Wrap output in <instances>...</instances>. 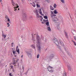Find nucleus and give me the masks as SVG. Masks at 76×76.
<instances>
[{"instance_id": "nucleus-20", "label": "nucleus", "mask_w": 76, "mask_h": 76, "mask_svg": "<svg viewBox=\"0 0 76 76\" xmlns=\"http://www.w3.org/2000/svg\"><path fill=\"white\" fill-rule=\"evenodd\" d=\"M72 42H73V43H74V45H75V46H76V42L73 40H72Z\"/></svg>"}, {"instance_id": "nucleus-5", "label": "nucleus", "mask_w": 76, "mask_h": 76, "mask_svg": "<svg viewBox=\"0 0 76 76\" xmlns=\"http://www.w3.org/2000/svg\"><path fill=\"white\" fill-rule=\"evenodd\" d=\"M53 41L57 45H58L59 43H58V40H57V39H56V38H54L53 39Z\"/></svg>"}, {"instance_id": "nucleus-34", "label": "nucleus", "mask_w": 76, "mask_h": 76, "mask_svg": "<svg viewBox=\"0 0 76 76\" xmlns=\"http://www.w3.org/2000/svg\"><path fill=\"white\" fill-rule=\"evenodd\" d=\"M46 1L48 3H50V0H46Z\"/></svg>"}, {"instance_id": "nucleus-58", "label": "nucleus", "mask_w": 76, "mask_h": 76, "mask_svg": "<svg viewBox=\"0 0 76 76\" xmlns=\"http://www.w3.org/2000/svg\"><path fill=\"white\" fill-rule=\"evenodd\" d=\"M6 31H7V30H6Z\"/></svg>"}, {"instance_id": "nucleus-30", "label": "nucleus", "mask_w": 76, "mask_h": 76, "mask_svg": "<svg viewBox=\"0 0 76 76\" xmlns=\"http://www.w3.org/2000/svg\"><path fill=\"white\" fill-rule=\"evenodd\" d=\"M75 32H76V31H75L74 30L72 31V34H74V33H75Z\"/></svg>"}, {"instance_id": "nucleus-56", "label": "nucleus", "mask_w": 76, "mask_h": 76, "mask_svg": "<svg viewBox=\"0 0 76 76\" xmlns=\"http://www.w3.org/2000/svg\"><path fill=\"white\" fill-rule=\"evenodd\" d=\"M12 50H13V48H12Z\"/></svg>"}, {"instance_id": "nucleus-10", "label": "nucleus", "mask_w": 76, "mask_h": 76, "mask_svg": "<svg viewBox=\"0 0 76 76\" xmlns=\"http://www.w3.org/2000/svg\"><path fill=\"white\" fill-rule=\"evenodd\" d=\"M18 60H19V59H17V60L16 61H16L14 59L13 61V63L14 64H16V63L17 62H18Z\"/></svg>"}, {"instance_id": "nucleus-9", "label": "nucleus", "mask_w": 76, "mask_h": 76, "mask_svg": "<svg viewBox=\"0 0 76 76\" xmlns=\"http://www.w3.org/2000/svg\"><path fill=\"white\" fill-rule=\"evenodd\" d=\"M39 14H40V15H42V16H44V14H42V12L41 11V9H39Z\"/></svg>"}, {"instance_id": "nucleus-52", "label": "nucleus", "mask_w": 76, "mask_h": 76, "mask_svg": "<svg viewBox=\"0 0 76 76\" xmlns=\"http://www.w3.org/2000/svg\"><path fill=\"white\" fill-rule=\"evenodd\" d=\"M18 65L19 66V63H18Z\"/></svg>"}, {"instance_id": "nucleus-43", "label": "nucleus", "mask_w": 76, "mask_h": 76, "mask_svg": "<svg viewBox=\"0 0 76 76\" xmlns=\"http://www.w3.org/2000/svg\"><path fill=\"white\" fill-rule=\"evenodd\" d=\"M11 69H13V66H11Z\"/></svg>"}, {"instance_id": "nucleus-32", "label": "nucleus", "mask_w": 76, "mask_h": 76, "mask_svg": "<svg viewBox=\"0 0 76 76\" xmlns=\"http://www.w3.org/2000/svg\"><path fill=\"white\" fill-rule=\"evenodd\" d=\"M5 18L7 19L9 18V17L7 15H5Z\"/></svg>"}, {"instance_id": "nucleus-57", "label": "nucleus", "mask_w": 76, "mask_h": 76, "mask_svg": "<svg viewBox=\"0 0 76 76\" xmlns=\"http://www.w3.org/2000/svg\"><path fill=\"white\" fill-rule=\"evenodd\" d=\"M52 76H54V75H52Z\"/></svg>"}, {"instance_id": "nucleus-45", "label": "nucleus", "mask_w": 76, "mask_h": 76, "mask_svg": "<svg viewBox=\"0 0 76 76\" xmlns=\"http://www.w3.org/2000/svg\"><path fill=\"white\" fill-rule=\"evenodd\" d=\"M42 23L43 24H44V23L43 22H42Z\"/></svg>"}, {"instance_id": "nucleus-16", "label": "nucleus", "mask_w": 76, "mask_h": 76, "mask_svg": "<svg viewBox=\"0 0 76 76\" xmlns=\"http://www.w3.org/2000/svg\"><path fill=\"white\" fill-rule=\"evenodd\" d=\"M23 19H26V15H23Z\"/></svg>"}, {"instance_id": "nucleus-19", "label": "nucleus", "mask_w": 76, "mask_h": 76, "mask_svg": "<svg viewBox=\"0 0 76 76\" xmlns=\"http://www.w3.org/2000/svg\"><path fill=\"white\" fill-rule=\"evenodd\" d=\"M54 57V55L52 54L50 55V58H51V57Z\"/></svg>"}, {"instance_id": "nucleus-7", "label": "nucleus", "mask_w": 76, "mask_h": 76, "mask_svg": "<svg viewBox=\"0 0 76 76\" xmlns=\"http://www.w3.org/2000/svg\"><path fill=\"white\" fill-rule=\"evenodd\" d=\"M36 16L37 18H39V13H38V11H37V10H36Z\"/></svg>"}, {"instance_id": "nucleus-6", "label": "nucleus", "mask_w": 76, "mask_h": 76, "mask_svg": "<svg viewBox=\"0 0 76 76\" xmlns=\"http://www.w3.org/2000/svg\"><path fill=\"white\" fill-rule=\"evenodd\" d=\"M18 7H19V6H16L15 7H14V11H15L16 12H18V10H19V8L18 9Z\"/></svg>"}, {"instance_id": "nucleus-48", "label": "nucleus", "mask_w": 76, "mask_h": 76, "mask_svg": "<svg viewBox=\"0 0 76 76\" xmlns=\"http://www.w3.org/2000/svg\"><path fill=\"white\" fill-rule=\"evenodd\" d=\"M12 1H12H13V0H11Z\"/></svg>"}, {"instance_id": "nucleus-15", "label": "nucleus", "mask_w": 76, "mask_h": 76, "mask_svg": "<svg viewBox=\"0 0 76 76\" xmlns=\"http://www.w3.org/2000/svg\"><path fill=\"white\" fill-rule=\"evenodd\" d=\"M50 9L52 10H54V8L51 5L50 6Z\"/></svg>"}, {"instance_id": "nucleus-24", "label": "nucleus", "mask_w": 76, "mask_h": 76, "mask_svg": "<svg viewBox=\"0 0 76 76\" xmlns=\"http://www.w3.org/2000/svg\"><path fill=\"white\" fill-rule=\"evenodd\" d=\"M48 21V20H43V22H47Z\"/></svg>"}, {"instance_id": "nucleus-54", "label": "nucleus", "mask_w": 76, "mask_h": 76, "mask_svg": "<svg viewBox=\"0 0 76 76\" xmlns=\"http://www.w3.org/2000/svg\"><path fill=\"white\" fill-rule=\"evenodd\" d=\"M6 67H7V65H6Z\"/></svg>"}, {"instance_id": "nucleus-17", "label": "nucleus", "mask_w": 76, "mask_h": 76, "mask_svg": "<svg viewBox=\"0 0 76 76\" xmlns=\"http://www.w3.org/2000/svg\"><path fill=\"white\" fill-rule=\"evenodd\" d=\"M53 12L54 14H57V13H58V12L57 11V10H55L54 11H53Z\"/></svg>"}, {"instance_id": "nucleus-55", "label": "nucleus", "mask_w": 76, "mask_h": 76, "mask_svg": "<svg viewBox=\"0 0 76 76\" xmlns=\"http://www.w3.org/2000/svg\"><path fill=\"white\" fill-rule=\"evenodd\" d=\"M2 41H3V39H2Z\"/></svg>"}, {"instance_id": "nucleus-47", "label": "nucleus", "mask_w": 76, "mask_h": 76, "mask_svg": "<svg viewBox=\"0 0 76 76\" xmlns=\"http://www.w3.org/2000/svg\"><path fill=\"white\" fill-rule=\"evenodd\" d=\"M0 1L1 2L2 1V0H0Z\"/></svg>"}, {"instance_id": "nucleus-23", "label": "nucleus", "mask_w": 76, "mask_h": 76, "mask_svg": "<svg viewBox=\"0 0 76 76\" xmlns=\"http://www.w3.org/2000/svg\"><path fill=\"white\" fill-rule=\"evenodd\" d=\"M53 7L54 8H56V7H57V5L56 4H54L53 5Z\"/></svg>"}, {"instance_id": "nucleus-59", "label": "nucleus", "mask_w": 76, "mask_h": 76, "mask_svg": "<svg viewBox=\"0 0 76 76\" xmlns=\"http://www.w3.org/2000/svg\"><path fill=\"white\" fill-rule=\"evenodd\" d=\"M34 35H35V34H34Z\"/></svg>"}, {"instance_id": "nucleus-51", "label": "nucleus", "mask_w": 76, "mask_h": 76, "mask_svg": "<svg viewBox=\"0 0 76 76\" xmlns=\"http://www.w3.org/2000/svg\"><path fill=\"white\" fill-rule=\"evenodd\" d=\"M9 37H8L7 38V39H9Z\"/></svg>"}, {"instance_id": "nucleus-50", "label": "nucleus", "mask_w": 76, "mask_h": 76, "mask_svg": "<svg viewBox=\"0 0 76 76\" xmlns=\"http://www.w3.org/2000/svg\"><path fill=\"white\" fill-rule=\"evenodd\" d=\"M23 57V55H22V56H21V57Z\"/></svg>"}, {"instance_id": "nucleus-22", "label": "nucleus", "mask_w": 76, "mask_h": 76, "mask_svg": "<svg viewBox=\"0 0 76 76\" xmlns=\"http://www.w3.org/2000/svg\"><path fill=\"white\" fill-rule=\"evenodd\" d=\"M57 28L58 30L60 29V26L59 25H58L57 26Z\"/></svg>"}, {"instance_id": "nucleus-49", "label": "nucleus", "mask_w": 76, "mask_h": 76, "mask_svg": "<svg viewBox=\"0 0 76 76\" xmlns=\"http://www.w3.org/2000/svg\"><path fill=\"white\" fill-rule=\"evenodd\" d=\"M2 33H3V31L2 30Z\"/></svg>"}, {"instance_id": "nucleus-33", "label": "nucleus", "mask_w": 76, "mask_h": 76, "mask_svg": "<svg viewBox=\"0 0 76 76\" xmlns=\"http://www.w3.org/2000/svg\"><path fill=\"white\" fill-rule=\"evenodd\" d=\"M13 44H14V43L13 42H12L11 43V45H12V47H13Z\"/></svg>"}, {"instance_id": "nucleus-39", "label": "nucleus", "mask_w": 76, "mask_h": 76, "mask_svg": "<svg viewBox=\"0 0 76 76\" xmlns=\"http://www.w3.org/2000/svg\"><path fill=\"white\" fill-rule=\"evenodd\" d=\"M7 21L8 22H10V19H9V18H7Z\"/></svg>"}, {"instance_id": "nucleus-37", "label": "nucleus", "mask_w": 76, "mask_h": 76, "mask_svg": "<svg viewBox=\"0 0 76 76\" xmlns=\"http://www.w3.org/2000/svg\"><path fill=\"white\" fill-rule=\"evenodd\" d=\"M39 54H38L37 56V58H39Z\"/></svg>"}, {"instance_id": "nucleus-36", "label": "nucleus", "mask_w": 76, "mask_h": 76, "mask_svg": "<svg viewBox=\"0 0 76 76\" xmlns=\"http://www.w3.org/2000/svg\"><path fill=\"white\" fill-rule=\"evenodd\" d=\"M33 39L34 42H35V39H34V38L33 37Z\"/></svg>"}, {"instance_id": "nucleus-18", "label": "nucleus", "mask_w": 76, "mask_h": 76, "mask_svg": "<svg viewBox=\"0 0 76 76\" xmlns=\"http://www.w3.org/2000/svg\"><path fill=\"white\" fill-rule=\"evenodd\" d=\"M31 47L34 49H35V45H32L31 46Z\"/></svg>"}, {"instance_id": "nucleus-31", "label": "nucleus", "mask_w": 76, "mask_h": 76, "mask_svg": "<svg viewBox=\"0 0 76 76\" xmlns=\"http://www.w3.org/2000/svg\"><path fill=\"white\" fill-rule=\"evenodd\" d=\"M17 53H18V54H19V49H18V50H17Z\"/></svg>"}, {"instance_id": "nucleus-25", "label": "nucleus", "mask_w": 76, "mask_h": 76, "mask_svg": "<svg viewBox=\"0 0 76 76\" xmlns=\"http://www.w3.org/2000/svg\"><path fill=\"white\" fill-rule=\"evenodd\" d=\"M12 4L13 6H15V2H13V1L12 2Z\"/></svg>"}, {"instance_id": "nucleus-40", "label": "nucleus", "mask_w": 76, "mask_h": 76, "mask_svg": "<svg viewBox=\"0 0 76 76\" xmlns=\"http://www.w3.org/2000/svg\"><path fill=\"white\" fill-rule=\"evenodd\" d=\"M9 76H13V75H12V73H10L9 74Z\"/></svg>"}, {"instance_id": "nucleus-13", "label": "nucleus", "mask_w": 76, "mask_h": 76, "mask_svg": "<svg viewBox=\"0 0 76 76\" xmlns=\"http://www.w3.org/2000/svg\"><path fill=\"white\" fill-rule=\"evenodd\" d=\"M2 37H3L5 39V38H6V35H4L3 33H2Z\"/></svg>"}, {"instance_id": "nucleus-53", "label": "nucleus", "mask_w": 76, "mask_h": 76, "mask_svg": "<svg viewBox=\"0 0 76 76\" xmlns=\"http://www.w3.org/2000/svg\"><path fill=\"white\" fill-rule=\"evenodd\" d=\"M16 5L17 6H18V5H17V4H16Z\"/></svg>"}, {"instance_id": "nucleus-12", "label": "nucleus", "mask_w": 76, "mask_h": 76, "mask_svg": "<svg viewBox=\"0 0 76 76\" xmlns=\"http://www.w3.org/2000/svg\"><path fill=\"white\" fill-rule=\"evenodd\" d=\"M30 4H31L32 5V6L34 7H35V3H34V2H33V3H30Z\"/></svg>"}, {"instance_id": "nucleus-8", "label": "nucleus", "mask_w": 76, "mask_h": 76, "mask_svg": "<svg viewBox=\"0 0 76 76\" xmlns=\"http://www.w3.org/2000/svg\"><path fill=\"white\" fill-rule=\"evenodd\" d=\"M67 66L68 69V70L70 71L71 70V67H70V65L68 64H67Z\"/></svg>"}, {"instance_id": "nucleus-35", "label": "nucleus", "mask_w": 76, "mask_h": 76, "mask_svg": "<svg viewBox=\"0 0 76 76\" xmlns=\"http://www.w3.org/2000/svg\"><path fill=\"white\" fill-rule=\"evenodd\" d=\"M7 25H8L7 26V27H9L10 26V24H9V23H7Z\"/></svg>"}, {"instance_id": "nucleus-38", "label": "nucleus", "mask_w": 76, "mask_h": 76, "mask_svg": "<svg viewBox=\"0 0 76 76\" xmlns=\"http://www.w3.org/2000/svg\"><path fill=\"white\" fill-rule=\"evenodd\" d=\"M63 75L64 76H66V73H64Z\"/></svg>"}, {"instance_id": "nucleus-60", "label": "nucleus", "mask_w": 76, "mask_h": 76, "mask_svg": "<svg viewBox=\"0 0 76 76\" xmlns=\"http://www.w3.org/2000/svg\"><path fill=\"white\" fill-rule=\"evenodd\" d=\"M22 0L23 1V0Z\"/></svg>"}, {"instance_id": "nucleus-42", "label": "nucleus", "mask_w": 76, "mask_h": 76, "mask_svg": "<svg viewBox=\"0 0 76 76\" xmlns=\"http://www.w3.org/2000/svg\"><path fill=\"white\" fill-rule=\"evenodd\" d=\"M22 69H23V70H24V66H22Z\"/></svg>"}, {"instance_id": "nucleus-41", "label": "nucleus", "mask_w": 76, "mask_h": 76, "mask_svg": "<svg viewBox=\"0 0 76 76\" xmlns=\"http://www.w3.org/2000/svg\"><path fill=\"white\" fill-rule=\"evenodd\" d=\"M74 38L75 40V41H76V37H74Z\"/></svg>"}, {"instance_id": "nucleus-29", "label": "nucleus", "mask_w": 76, "mask_h": 76, "mask_svg": "<svg viewBox=\"0 0 76 76\" xmlns=\"http://www.w3.org/2000/svg\"><path fill=\"white\" fill-rule=\"evenodd\" d=\"M37 7H40V6L39 5V4H37Z\"/></svg>"}, {"instance_id": "nucleus-28", "label": "nucleus", "mask_w": 76, "mask_h": 76, "mask_svg": "<svg viewBox=\"0 0 76 76\" xmlns=\"http://www.w3.org/2000/svg\"><path fill=\"white\" fill-rule=\"evenodd\" d=\"M61 1L64 4V0H61Z\"/></svg>"}, {"instance_id": "nucleus-26", "label": "nucleus", "mask_w": 76, "mask_h": 76, "mask_svg": "<svg viewBox=\"0 0 76 76\" xmlns=\"http://www.w3.org/2000/svg\"><path fill=\"white\" fill-rule=\"evenodd\" d=\"M12 53H13L14 54H15L16 53V51L13 50H12Z\"/></svg>"}, {"instance_id": "nucleus-27", "label": "nucleus", "mask_w": 76, "mask_h": 76, "mask_svg": "<svg viewBox=\"0 0 76 76\" xmlns=\"http://www.w3.org/2000/svg\"><path fill=\"white\" fill-rule=\"evenodd\" d=\"M44 18L46 19H48V17H47V16H44Z\"/></svg>"}, {"instance_id": "nucleus-4", "label": "nucleus", "mask_w": 76, "mask_h": 76, "mask_svg": "<svg viewBox=\"0 0 76 76\" xmlns=\"http://www.w3.org/2000/svg\"><path fill=\"white\" fill-rule=\"evenodd\" d=\"M26 53L27 54L28 56V57H32V52L31 51L28 50L26 51Z\"/></svg>"}, {"instance_id": "nucleus-44", "label": "nucleus", "mask_w": 76, "mask_h": 76, "mask_svg": "<svg viewBox=\"0 0 76 76\" xmlns=\"http://www.w3.org/2000/svg\"><path fill=\"white\" fill-rule=\"evenodd\" d=\"M40 18H42V16H40Z\"/></svg>"}, {"instance_id": "nucleus-1", "label": "nucleus", "mask_w": 76, "mask_h": 76, "mask_svg": "<svg viewBox=\"0 0 76 76\" xmlns=\"http://www.w3.org/2000/svg\"><path fill=\"white\" fill-rule=\"evenodd\" d=\"M37 47L38 48V50L39 51L41 50V46H40V43L41 42V39L39 36H37Z\"/></svg>"}, {"instance_id": "nucleus-46", "label": "nucleus", "mask_w": 76, "mask_h": 76, "mask_svg": "<svg viewBox=\"0 0 76 76\" xmlns=\"http://www.w3.org/2000/svg\"><path fill=\"white\" fill-rule=\"evenodd\" d=\"M18 46H17L16 48V49H18Z\"/></svg>"}, {"instance_id": "nucleus-14", "label": "nucleus", "mask_w": 76, "mask_h": 76, "mask_svg": "<svg viewBox=\"0 0 76 76\" xmlns=\"http://www.w3.org/2000/svg\"><path fill=\"white\" fill-rule=\"evenodd\" d=\"M65 35L66 38H68V35L67 34V33H66V31H65Z\"/></svg>"}, {"instance_id": "nucleus-2", "label": "nucleus", "mask_w": 76, "mask_h": 76, "mask_svg": "<svg viewBox=\"0 0 76 76\" xmlns=\"http://www.w3.org/2000/svg\"><path fill=\"white\" fill-rule=\"evenodd\" d=\"M51 18H52L53 20V21H56V20H57V18L56 17H55L56 16V15L54 14V13H53V12L51 11Z\"/></svg>"}, {"instance_id": "nucleus-3", "label": "nucleus", "mask_w": 76, "mask_h": 76, "mask_svg": "<svg viewBox=\"0 0 76 76\" xmlns=\"http://www.w3.org/2000/svg\"><path fill=\"white\" fill-rule=\"evenodd\" d=\"M48 71L50 72V73L54 72V69L52 66H49L47 67Z\"/></svg>"}, {"instance_id": "nucleus-21", "label": "nucleus", "mask_w": 76, "mask_h": 76, "mask_svg": "<svg viewBox=\"0 0 76 76\" xmlns=\"http://www.w3.org/2000/svg\"><path fill=\"white\" fill-rule=\"evenodd\" d=\"M46 25H47V26L50 25H49V22H48V21H47V22H46Z\"/></svg>"}, {"instance_id": "nucleus-11", "label": "nucleus", "mask_w": 76, "mask_h": 76, "mask_svg": "<svg viewBox=\"0 0 76 76\" xmlns=\"http://www.w3.org/2000/svg\"><path fill=\"white\" fill-rule=\"evenodd\" d=\"M47 28L48 31H51V28H50V25L47 26Z\"/></svg>"}]
</instances>
